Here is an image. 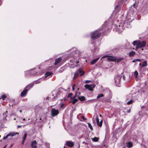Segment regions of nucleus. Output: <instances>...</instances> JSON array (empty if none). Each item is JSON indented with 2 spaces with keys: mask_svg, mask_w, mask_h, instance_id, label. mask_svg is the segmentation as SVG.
Segmentation results:
<instances>
[{
  "mask_svg": "<svg viewBox=\"0 0 148 148\" xmlns=\"http://www.w3.org/2000/svg\"><path fill=\"white\" fill-rule=\"evenodd\" d=\"M103 30L101 29L96 30L91 33V38L92 40H95L99 38L101 35V32Z\"/></svg>",
  "mask_w": 148,
  "mask_h": 148,
  "instance_id": "1",
  "label": "nucleus"
},
{
  "mask_svg": "<svg viewBox=\"0 0 148 148\" xmlns=\"http://www.w3.org/2000/svg\"><path fill=\"white\" fill-rule=\"evenodd\" d=\"M61 89H56L52 92V96L53 97L52 98V99L53 100H55L60 95L61 93Z\"/></svg>",
  "mask_w": 148,
  "mask_h": 148,
  "instance_id": "2",
  "label": "nucleus"
},
{
  "mask_svg": "<svg viewBox=\"0 0 148 148\" xmlns=\"http://www.w3.org/2000/svg\"><path fill=\"white\" fill-rule=\"evenodd\" d=\"M121 75H117L114 78L115 83L116 85L118 87L121 86Z\"/></svg>",
  "mask_w": 148,
  "mask_h": 148,
  "instance_id": "3",
  "label": "nucleus"
},
{
  "mask_svg": "<svg viewBox=\"0 0 148 148\" xmlns=\"http://www.w3.org/2000/svg\"><path fill=\"white\" fill-rule=\"evenodd\" d=\"M84 74V72L82 70L79 69L75 73L74 77V78H76L79 74H80V76H82Z\"/></svg>",
  "mask_w": 148,
  "mask_h": 148,
  "instance_id": "4",
  "label": "nucleus"
},
{
  "mask_svg": "<svg viewBox=\"0 0 148 148\" xmlns=\"http://www.w3.org/2000/svg\"><path fill=\"white\" fill-rule=\"evenodd\" d=\"M95 85L94 84H92L90 85L86 84L84 86V87L86 89H88L90 91H92L93 89L95 87Z\"/></svg>",
  "mask_w": 148,
  "mask_h": 148,
  "instance_id": "5",
  "label": "nucleus"
},
{
  "mask_svg": "<svg viewBox=\"0 0 148 148\" xmlns=\"http://www.w3.org/2000/svg\"><path fill=\"white\" fill-rule=\"evenodd\" d=\"M73 51L72 52V54L71 56H73V57H77L79 56V53L78 51L76 50L75 48H73Z\"/></svg>",
  "mask_w": 148,
  "mask_h": 148,
  "instance_id": "6",
  "label": "nucleus"
},
{
  "mask_svg": "<svg viewBox=\"0 0 148 148\" xmlns=\"http://www.w3.org/2000/svg\"><path fill=\"white\" fill-rule=\"evenodd\" d=\"M59 113V111L58 110H56L55 108H53L51 111V114L52 116L53 117L57 115Z\"/></svg>",
  "mask_w": 148,
  "mask_h": 148,
  "instance_id": "7",
  "label": "nucleus"
},
{
  "mask_svg": "<svg viewBox=\"0 0 148 148\" xmlns=\"http://www.w3.org/2000/svg\"><path fill=\"white\" fill-rule=\"evenodd\" d=\"M107 60L108 61H113L116 60V58L114 57L109 56L107 57Z\"/></svg>",
  "mask_w": 148,
  "mask_h": 148,
  "instance_id": "8",
  "label": "nucleus"
},
{
  "mask_svg": "<svg viewBox=\"0 0 148 148\" xmlns=\"http://www.w3.org/2000/svg\"><path fill=\"white\" fill-rule=\"evenodd\" d=\"M146 44V42L145 41H143L142 42H140L139 41V43H138V46L139 48H141L145 46Z\"/></svg>",
  "mask_w": 148,
  "mask_h": 148,
  "instance_id": "9",
  "label": "nucleus"
},
{
  "mask_svg": "<svg viewBox=\"0 0 148 148\" xmlns=\"http://www.w3.org/2000/svg\"><path fill=\"white\" fill-rule=\"evenodd\" d=\"M28 91V89L25 88L24 90L21 92V96L22 97H25Z\"/></svg>",
  "mask_w": 148,
  "mask_h": 148,
  "instance_id": "10",
  "label": "nucleus"
},
{
  "mask_svg": "<svg viewBox=\"0 0 148 148\" xmlns=\"http://www.w3.org/2000/svg\"><path fill=\"white\" fill-rule=\"evenodd\" d=\"M66 144L68 146L72 147L73 146L74 144L71 141H68L66 142Z\"/></svg>",
  "mask_w": 148,
  "mask_h": 148,
  "instance_id": "11",
  "label": "nucleus"
},
{
  "mask_svg": "<svg viewBox=\"0 0 148 148\" xmlns=\"http://www.w3.org/2000/svg\"><path fill=\"white\" fill-rule=\"evenodd\" d=\"M37 143L36 141L34 140L32 142L31 144L32 148H36L37 147L36 146Z\"/></svg>",
  "mask_w": 148,
  "mask_h": 148,
  "instance_id": "12",
  "label": "nucleus"
},
{
  "mask_svg": "<svg viewBox=\"0 0 148 148\" xmlns=\"http://www.w3.org/2000/svg\"><path fill=\"white\" fill-rule=\"evenodd\" d=\"M62 59L61 58H59L55 60V62L54 63V64L55 65H56L57 64L59 63L62 60Z\"/></svg>",
  "mask_w": 148,
  "mask_h": 148,
  "instance_id": "13",
  "label": "nucleus"
},
{
  "mask_svg": "<svg viewBox=\"0 0 148 148\" xmlns=\"http://www.w3.org/2000/svg\"><path fill=\"white\" fill-rule=\"evenodd\" d=\"M34 85V83H32L28 85L25 88L26 89H28V91L31 89L32 87Z\"/></svg>",
  "mask_w": 148,
  "mask_h": 148,
  "instance_id": "14",
  "label": "nucleus"
},
{
  "mask_svg": "<svg viewBox=\"0 0 148 148\" xmlns=\"http://www.w3.org/2000/svg\"><path fill=\"white\" fill-rule=\"evenodd\" d=\"M126 146L128 148H131L133 146V143L132 142H129L126 143Z\"/></svg>",
  "mask_w": 148,
  "mask_h": 148,
  "instance_id": "15",
  "label": "nucleus"
},
{
  "mask_svg": "<svg viewBox=\"0 0 148 148\" xmlns=\"http://www.w3.org/2000/svg\"><path fill=\"white\" fill-rule=\"evenodd\" d=\"M136 52L134 51H132L130 52L129 53V56L130 57H133L135 55Z\"/></svg>",
  "mask_w": 148,
  "mask_h": 148,
  "instance_id": "16",
  "label": "nucleus"
},
{
  "mask_svg": "<svg viewBox=\"0 0 148 148\" xmlns=\"http://www.w3.org/2000/svg\"><path fill=\"white\" fill-rule=\"evenodd\" d=\"M18 134V133H15V132H10L8 134V136H13L15 135H16V134Z\"/></svg>",
  "mask_w": 148,
  "mask_h": 148,
  "instance_id": "17",
  "label": "nucleus"
},
{
  "mask_svg": "<svg viewBox=\"0 0 148 148\" xmlns=\"http://www.w3.org/2000/svg\"><path fill=\"white\" fill-rule=\"evenodd\" d=\"M52 73L51 72H47L45 73V77H47L48 76H51L52 75Z\"/></svg>",
  "mask_w": 148,
  "mask_h": 148,
  "instance_id": "18",
  "label": "nucleus"
},
{
  "mask_svg": "<svg viewBox=\"0 0 148 148\" xmlns=\"http://www.w3.org/2000/svg\"><path fill=\"white\" fill-rule=\"evenodd\" d=\"M99 58H98L96 59H95L94 60H93L91 61V64L93 65L99 59Z\"/></svg>",
  "mask_w": 148,
  "mask_h": 148,
  "instance_id": "19",
  "label": "nucleus"
},
{
  "mask_svg": "<svg viewBox=\"0 0 148 148\" xmlns=\"http://www.w3.org/2000/svg\"><path fill=\"white\" fill-rule=\"evenodd\" d=\"M147 66V64L146 61H144L141 66L142 67H144L145 66Z\"/></svg>",
  "mask_w": 148,
  "mask_h": 148,
  "instance_id": "20",
  "label": "nucleus"
},
{
  "mask_svg": "<svg viewBox=\"0 0 148 148\" xmlns=\"http://www.w3.org/2000/svg\"><path fill=\"white\" fill-rule=\"evenodd\" d=\"M85 97L83 96L78 97V99L82 101L84 100H85Z\"/></svg>",
  "mask_w": 148,
  "mask_h": 148,
  "instance_id": "21",
  "label": "nucleus"
},
{
  "mask_svg": "<svg viewBox=\"0 0 148 148\" xmlns=\"http://www.w3.org/2000/svg\"><path fill=\"white\" fill-rule=\"evenodd\" d=\"M139 43V41L138 40H136L134 41L133 42V44L134 46L135 45H138V43Z\"/></svg>",
  "mask_w": 148,
  "mask_h": 148,
  "instance_id": "22",
  "label": "nucleus"
},
{
  "mask_svg": "<svg viewBox=\"0 0 148 148\" xmlns=\"http://www.w3.org/2000/svg\"><path fill=\"white\" fill-rule=\"evenodd\" d=\"M71 100H72L73 101H72V103L73 104H74L76 102H77L78 101V99H76L75 98H74L73 99H71Z\"/></svg>",
  "mask_w": 148,
  "mask_h": 148,
  "instance_id": "23",
  "label": "nucleus"
},
{
  "mask_svg": "<svg viewBox=\"0 0 148 148\" xmlns=\"http://www.w3.org/2000/svg\"><path fill=\"white\" fill-rule=\"evenodd\" d=\"M99 139L98 138L95 137L92 139V140L95 142H97L98 141Z\"/></svg>",
  "mask_w": 148,
  "mask_h": 148,
  "instance_id": "24",
  "label": "nucleus"
},
{
  "mask_svg": "<svg viewBox=\"0 0 148 148\" xmlns=\"http://www.w3.org/2000/svg\"><path fill=\"white\" fill-rule=\"evenodd\" d=\"M77 92L76 91L75 95L73 97H71L70 98V99H73L75 98L77 96Z\"/></svg>",
  "mask_w": 148,
  "mask_h": 148,
  "instance_id": "25",
  "label": "nucleus"
},
{
  "mask_svg": "<svg viewBox=\"0 0 148 148\" xmlns=\"http://www.w3.org/2000/svg\"><path fill=\"white\" fill-rule=\"evenodd\" d=\"M138 72L136 71L134 72V75L135 76V77L136 78H137L138 77Z\"/></svg>",
  "mask_w": 148,
  "mask_h": 148,
  "instance_id": "26",
  "label": "nucleus"
},
{
  "mask_svg": "<svg viewBox=\"0 0 148 148\" xmlns=\"http://www.w3.org/2000/svg\"><path fill=\"white\" fill-rule=\"evenodd\" d=\"M104 96V95L103 94H99L98 96L97 97V99L101 97H102Z\"/></svg>",
  "mask_w": 148,
  "mask_h": 148,
  "instance_id": "27",
  "label": "nucleus"
},
{
  "mask_svg": "<svg viewBox=\"0 0 148 148\" xmlns=\"http://www.w3.org/2000/svg\"><path fill=\"white\" fill-rule=\"evenodd\" d=\"M103 123V120H101L100 121V122L99 123V124H98V125L100 127H101Z\"/></svg>",
  "mask_w": 148,
  "mask_h": 148,
  "instance_id": "28",
  "label": "nucleus"
},
{
  "mask_svg": "<svg viewBox=\"0 0 148 148\" xmlns=\"http://www.w3.org/2000/svg\"><path fill=\"white\" fill-rule=\"evenodd\" d=\"M27 134L26 133H25L24 134V136H23V140H25V139H26V138L27 137Z\"/></svg>",
  "mask_w": 148,
  "mask_h": 148,
  "instance_id": "29",
  "label": "nucleus"
},
{
  "mask_svg": "<svg viewBox=\"0 0 148 148\" xmlns=\"http://www.w3.org/2000/svg\"><path fill=\"white\" fill-rule=\"evenodd\" d=\"M88 126L89 127L91 130H93V128L91 125V124L89 123H88Z\"/></svg>",
  "mask_w": 148,
  "mask_h": 148,
  "instance_id": "30",
  "label": "nucleus"
},
{
  "mask_svg": "<svg viewBox=\"0 0 148 148\" xmlns=\"http://www.w3.org/2000/svg\"><path fill=\"white\" fill-rule=\"evenodd\" d=\"M123 59V58H118L117 59V62H121V61H122V60Z\"/></svg>",
  "mask_w": 148,
  "mask_h": 148,
  "instance_id": "31",
  "label": "nucleus"
},
{
  "mask_svg": "<svg viewBox=\"0 0 148 148\" xmlns=\"http://www.w3.org/2000/svg\"><path fill=\"white\" fill-rule=\"evenodd\" d=\"M133 101L131 99V100H130L129 101L127 102V104L128 105L131 104V103H132Z\"/></svg>",
  "mask_w": 148,
  "mask_h": 148,
  "instance_id": "32",
  "label": "nucleus"
},
{
  "mask_svg": "<svg viewBox=\"0 0 148 148\" xmlns=\"http://www.w3.org/2000/svg\"><path fill=\"white\" fill-rule=\"evenodd\" d=\"M96 121L97 124L98 125V124L99 123V119L97 116L96 117Z\"/></svg>",
  "mask_w": 148,
  "mask_h": 148,
  "instance_id": "33",
  "label": "nucleus"
},
{
  "mask_svg": "<svg viewBox=\"0 0 148 148\" xmlns=\"http://www.w3.org/2000/svg\"><path fill=\"white\" fill-rule=\"evenodd\" d=\"M72 95H73V93H69V94H68V97H70V98H71V97H72Z\"/></svg>",
  "mask_w": 148,
  "mask_h": 148,
  "instance_id": "34",
  "label": "nucleus"
},
{
  "mask_svg": "<svg viewBox=\"0 0 148 148\" xmlns=\"http://www.w3.org/2000/svg\"><path fill=\"white\" fill-rule=\"evenodd\" d=\"M40 81H39V80H38L34 82V83L35 84H37L39 83H40Z\"/></svg>",
  "mask_w": 148,
  "mask_h": 148,
  "instance_id": "35",
  "label": "nucleus"
},
{
  "mask_svg": "<svg viewBox=\"0 0 148 148\" xmlns=\"http://www.w3.org/2000/svg\"><path fill=\"white\" fill-rule=\"evenodd\" d=\"M6 97V96L5 95H2L1 96V98L3 100H4V99Z\"/></svg>",
  "mask_w": 148,
  "mask_h": 148,
  "instance_id": "36",
  "label": "nucleus"
},
{
  "mask_svg": "<svg viewBox=\"0 0 148 148\" xmlns=\"http://www.w3.org/2000/svg\"><path fill=\"white\" fill-rule=\"evenodd\" d=\"M91 81L90 80H86L85 82V83L88 84L89 82H91Z\"/></svg>",
  "mask_w": 148,
  "mask_h": 148,
  "instance_id": "37",
  "label": "nucleus"
},
{
  "mask_svg": "<svg viewBox=\"0 0 148 148\" xmlns=\"http://www.w3.org/2000/svg\"><path fill=\"white\" fill-rule=\"evenodd\" d=\"M8 134H7V135L5 136L3 138V139H6V138H7L8 137Z\"/></svg>",
  "mask_w": 148,
  "mask_h": 148,
  "instance_id": "38",
  "label": "nucleus"
},
{
  "mask_svg": "<svg viewBox=\"0 0 148 148\" xmlns=\"http://www.w3.org/2000/svg\"><path fill=\"white\" fill-rule=\"evenodd\" d=\"M136 61L140 62L141 61V60L139 59H136Z\"/></svg>",
  "mask_w": 148,
  "mask_h": 148,
  "instance_id": "39",
  "label": "nucleus"
},
{
  "mask_svg": "<svg viewBox=\"0 0 148 148\" xmlns=\"http://www.w3.org/2000/svg\"><path fill=\"white\" fill-rule=\"evenodd\" d=\"M138 48H139V46H138V45H136V50H137L138 49Z\"/></svg>",
  "mask_w": 148,
  "mask_h": 148,
  "instance_id": "40",
  "label": "nucleus"
},
{
  "mask_svg": "<svg viewBox=\"0 0 148 148\" xmlns=\"http://www.w3.org/2000/svg\"><path fill=\"white\" fill-rule=\"evenodd\" d=\"M64 104L63 103H62L61 104V108L63 107H64Z\"/></svg>",
  "mask_w": 148,
  "mask_h": 148,
  "instance_id": "41",
  "label": "nucleus"
},
{
  "mask_svg": "<svg viewBox=\"0 0 148 148\" xmlns=\"http://www.w3.org/2000/svg\"><path fill=\"white\" fill-rule=\"evenodd\" d=\"M25 141V140H22V144H23L24 143V142Z\"/></svg>",
  "mask_w": 148,
  "mask_h": 148,
  "instance_id": "42",
  "label": "nucleus"
},
{
  "mask_svg": "<svg viewBox=\"0 0 148 148\" xmlns=\"http://www.w3.org/2000/svg\"><path fill=\"white\" fill-rule=\"evenodd\" d=\"M136 61V59H134V60H133L132 61V62H135Z\"/></svg>",
  "mask_w": 148,
  "mask_h": 148,
  "instance_id": "43",
  "label": "nucleus"
},
{
  "mask_svg": "<svg viewBox=\"0 0 148 148\" xmlns=\"http://www.w3.org/2000/svg\"><path fill=\"white\" fill-rule=\"evenodd\" d=\"M21 126H22L21 125H18L17 127L18 128H20V127H21Z\"/></svg>",
  "mask_w": 148,
  "mask_h": 148,
  "instance_id": "44",
  "label": "nucleus"
},
{
  "mask_svg": "<svg viewBox=\"0 0 148 148\" xmlns=\"http://www.w3.org/2000/svg\"><path fill=\"white\" fill-rule=\"evenodd\" d=\"M120 6V5H118L116 6V7L115 8H116L117 7H118L119 6Z\"/></svg>",
  "mask_w": 148,
  "mask_h": 148,
  "instance_id": "45",
  "label": "nucleus"
},
{
  "mask_svg": "<svg viewBox=\"0 0 148 148\" xmlns=\"http://www.w3.org/2000/svg\"><path fill=\"white\" fill-rule=\"evenodd\" d=\"M75 87L74 86L72 87V90L73 91L75 90Z\"/></svg>",
  "mask_w": 148,
  "mask_h": 148,
  "instance_id": "46",
  "label": "nucleus"
},
{
  "mask_svg": "<svg viewBox=\"0 0 148 148\" xmlns=\"http://www.w3.org/2000/svg\"><path fill=\"white\" fill-rule=\"evenodd\" d=\"M82 119H84V120H86V118H85L84 116H82Z\"/></svg>",
  "mask_w": 148,
  "mask_h": 148,
  "instance_id": "47",
  "label": "nucleus"
},
{
  "mask_svg": "<svg viewBox=\"0 0 148 148\" xmlns=\"http://www.w3.org/2000/svg\"><path fill=\"white\" fill-rule=\"evenodd\" d=\"M75 62V63H79V61H74Z\"/></svg>",
  "mask_w": 148,
  "mask_h": 148,
  "instance_id": "48",
  "label": "nucleus"
},
{
  "mask_svg": "<svg viewBox=\"0 0 148 148\" xmlns=\"http://www.w3.org/2000/svg\"><path fill=\"white\" fill-rule=\"evenodd\" d=\"M34 70V69H33L31 70L30 71H31V72L32 73H32V71H33Z\"/></svg>",
  "mask_w": 148,
  "mask_h": 148,
  "instance_id": "49",
  "label": "nucleus"
},
{
  "mask_svg": "<svg viewBox=\"0 0 148 148\" xmlns=\"http://www.w3.org/2000/svg\"><path fill=\"white\" fill-rule=\"evenodd\" d=\"M127 112L128 113H129L130 112V110H128L127 111Z\"/></svg>",
  "mask_w": 148,
  "mask_h": 148,
  "instance_id": "50",
  "label": "nucleus"
},
{
  "mask_svg": "<svg viewBox=\"0 0 148 148\" xmlns=\"http://www.w3.org/2000/svg\"><path fill=\"white\" fill-rule=\"evenodd\" d=\"M75 86H76V85H75V84H74L73 85V86H74V87H75Z\"/></svg>",
  "mask_w": 148,
  "mask_h": 148,
  "instance_id": "51",
  "label": "nucleus"
},
{
  "mask_svg": "<svg viewBox=\"0 0 148 148\" xmlns=\"http://www.w3.org/2000/svg\"><path fill=\"white\" fill-rule=\"evenodd\" d=\"M106 57V56H104L103 57H102L101 58H105Z\"/></svg>",
  "mask_w": 148,
  "mask_h": 148,
  "instance_id": "52",
  "label": "nucleus"
},
{
  "mask_svg": "<svg viewBox=\"0 0 148 148\" xmlns=\"http://www.w3.org/2000/svg\"><path fill=\"white\" fill-rule=\"evenodd\" d=\"M19 112H22V110H19Z\"/></svg>",
  "mask_w": 148,
  "mask_h": 148,
  "instance_id": "53",
  "label": "nucleus"
},
{
  "mask_svg": "<svg viewBox=\"0 0 148 148\" xmlns=\"http://www.w3.org/2000/svg\"><path fill=\"white\" fill-rule=\"evenodd\" d=\"M23 121H21V122L22 123H24V122H23Z\"/></svg>",
  "mask_w": 148,
  "mask_h": 148,
  "instance_id": "54",
  "label": "nucleus"
},
{
  "mask_svg": "<svg viewBox=\"0 0 148 148\" xmlns=\"http://www.w3.org/2000/svg\"><path fill=\"white\" fill-rule=\"evenodd\" d=\"M7 112H8V111H6L5 112V113H7Z\"/></svg>",
  "mask_w": 148,
  "mask_h": 148,
  "instance_id": "55",
  "label": "nucleus"
},
{
  "mask_svg": "<svg viewBox=\"0 0 148 148\" xmlns=\"http://www.w3.org/2000/svg\"><path fill=\"white\" fill-rule=\"evenodd\" d=\"M25 119H23V121H25Z\"/></svg>",
  "mask_w": 148,
  "mask_h": 148,
  "instance_id": "56",
  "label": "nucleus"
},
{
  "mask_svg": "<svg viewBox=\"0 0 148 148\" xmlns=\"http://www.w3.org/2000/svg\"><path fill=\"white\" fill-rule=\"evenodd\" d=\"M49 97H47V99H49Z\"/></svg>",
  "mask_w": 148,
  "mask_h": 148,
  "instance_id": "57",
  "label": "nucleus"
},
{
  "mask_svg": "<svg viewBox=\"0 0 148 148\" xmlns=\"http://www.w3.org/2000/svg\"><path fill=\"white\" fill-rule=\"evenodd\" d=\"M146 70H147V71H148V68H146Z\"/></svg>",
  "mask_w": 148,
  "mask_h": 148,
  "instance_id": "58",
  "label": "nucleus"
},
{
  "mask_svg": "<svg viewBox=\"0 0 148 148\" xmlns=\"http://www.w3.org/2000/svg\"><path fill=\"white\" fill-rule=\"evenodd\" d=\"M135 141L136 142V141H137V140H136V139H135Z\"/></svg>",
  "mask_w": 148,
  "mask_h": 148,
  "instance_id": "59",
  "label": "nucleus"
},
{
  "mask_svg": "<svg viewBox=\"0 0 148 148\" xmlns=\"http://www.w3.org/2000/svg\"><path fill=\"white\" fill-rule=\"evenodd\" d=\"M123 78L124 79V78H125V77L124 76H123Z\"/></svg>",
  "mask_w": 148,
  "mask_h": 148,
  "instance_id": "60",
  "label": "nucleus"
},
{
  "mask_svg": "<svg viewBox=\"0 0 148 148\" xmlns=\"http://www.w3.org/2000/svg\"><path fill=\"white\" fill-rule=\"evenodd\" d=\"M93 122H95V120H93Z\"/></svg>",
  "mask_w": 148,
  "mask_h": 148,
  "instance_id": "61",
  "label": "nucleus"
},
{
  "mask_svg": "<svg viewBox=\"0 0 148 148\" xmlns=\"http://www.w3.org/2000/svg\"><path fill=\"white\" fill-rule=\"evenodd\" d=\"M139 65H141V63H140V64H139Z\"/></svg>",
  "mask_w": 148,
  "mask_h": 148,
  "instance_id": "62",
  "label": "nucleus"
},
{
  "mask_svg": "<svg viewBox=\"0 0 148 148\" xmlns=\"http://www.w3.org/2000/svg\"><path fill=\"white\" fill-rule=\"evenodd\" d=\"M14 120H15L16 119V118H14Z\"/></svg>",
  "mask_w": 148,
  "mask_h": 148,
  "instance_id": "63",
  "label": "nucleus"
},
{
  "mask_svg": "<svg viewBox=\"0 0 148 148\" xmlns=\"http://www.w3.org/2000/svg\"><path fill=\"white\" fill-rule=\"evenodd\" d=\"M33 75H35L36 74L35 73H34V74H33Z\"/></svg>",
  "mask_w": 148,
  "mask_h": 148,
  "instance_id": "64",
  "label": "nucleus"
}]
</instances>
